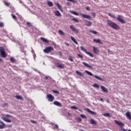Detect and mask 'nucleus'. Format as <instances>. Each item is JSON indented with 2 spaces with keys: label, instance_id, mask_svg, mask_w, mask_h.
I'll return each instance as SVG.
<instances>
[{
  "label": "nucleus",
  "instance_id": "obj_39",
  "mask_svg": "<svg viewBox=\"0 0 131 131\" xmlns=\"http://www.w3.org/2000/svg\"><path fill=\"white\" fill-rule=\"evenodd\" d=\"M71 109H74L75 110H78V107L75 106H72L71 107Z\"/></svg>",
  "mask_w": 131,
  "mask_h": 131
},
{
  "label": "nucleus",
  "instance_id": "obj_44",
  "mask_svg": "<svg viewBox=\"0 0 131 131\" xmlns=\"http://www.w3.org/2000/svg\"><path fill=\"white\" fill-rule=\"evenodd\" d=\"M68 2H72V3H77V2H76V1L75 0H67Z\"/></svg>",
  "mask_w": 131,
  "mask_h": 131
},
{
  "label": "nucleus",
  "instance_id": "obj_3",
  "mask_svg": "<svg viewBox=\"0 0 131 131\" xmlns=\"http://www.w3.org/2000/svg\"><path fill=\"white\" fill-rule=\"evenodd\" d=\"M80 50L81 51H82V52H84V53L87 54V55L90 56V57H92V58H94V55H93V54L91 53V52H90L87 51L86 49L83 48V47H80Z\"/></svg>",
  "mask_w": 131,
  "mask_h": 131
},
{
  "label": "nucleus",
  "instance_id": "obj_9",
  "mask_svg": "<svg viewBox=\"0 0 131 131\" xmlns=\"http://www.w3.org/2000/svg\"><path fill=\"white\" fill-rule=\"evenodd\" d=\"M70 28H71V30L73 31V32H75V33H79V31L77 30L75 27H74V26H70Z\"/></svg>",
  "mask_w": 131,
  "mask_h": 131
},
{
  "label": "nucleus",
  "instance_id": "obj_6",
  "mask_svg": "<svg viewBox=\"0 0 131 131\" xmlns=\"http://www.w3.org/2000/svg\"><path fill=\"white\" fill-rule=\"evenodd\" d=\"M49 102H53L55 100V97L52 94H48L46 97Z\"/></svg>",
  "mask_w": 131,
  "mask_h": 131
},
{
  "label": "nucleus",
  "instance_id": "obj_43",
  "mask_svg": "<svg viewBox=\"0 0 131 131\" xmlns=\"http://www.w3.org/2000/svg\"><path fill=\"white\" fill-rule=\"evenodd\" d=\"M27 24L28 26H30V27H32V24H31V23H29V22H27Z\"/></svg>",
  "mask_w": 131,
  "mask_h": 131
},
{
  "label": "nucleus",
  "instance_id": "obj_63",
  "mask_svg": "<svg viewBox=\"0 0 131 131\" xmlns=\"http://www.w3.org/2000/svg\"><path fill=\"white\" fill-rule=\"evenodd\" d=\"M0 61H3V59L0 58Z\"/></svg>",
  "mask_w": 131,
  "mask_h": 131
},
{
  "label": "nucleus",
  "instance_id": "obj_58",
  "mask_svg": "<svg viewBox=\"0 0 131 131\" xmlns=\"http://www.w3.org/2000/svg\"><path fill=\"white\" fill-rule=\"evenodd\" d=\"M67 5H68V6H70V5H71V4L69 2L67 3Z\"/></svg>",
  "mask_w": 131,
  "mask_h": 131
},
{
  "label": "nucleus",
  "instance_id": "obj_50",
  "mask_svg": "<svg viewBox=\"0 0 131 131\" xmlns=\"http://www.w3.org/2000/svg\"><path fill=\"white\" fill-rule=\"evenodd\" d=\"M92 15L93 16L94 18L96 17V13L93 12Z\"/></svg>",
  "mask_w": 131,
  "mask_h": 131
},
{
  "label": "nucleus",
  "instance_id": "obj_11",
  "mask_svg": "<svg viewBox=\"0 0 131 131\" xmlns=\"http://www.w3.org/2000/svg\"><path fill=\"white\" fill-rule=\"evenodd\" d=\"M84 23H85V26H88V27H90V26H92V22H91L90 21H89L88 20H85Z\"/></svg>",
  "mask_w": 131,
  "mask_h": 131
},
{
  "label": "nucleus",
  "instance_id": "obj_12",
  "mask_svg": "<svg viewBox=\"0 0 131 131\" xmlns=\"http://www.w3.org/2000/svg\"><path fill=\"white\" fill-rule=\"evenodd\" d=\"M93 51L95 54H96L97 55L100 53V51L99 50V49L98 48V47H94Z\"/></svg>",
  "mask_w": 131,
  "mask_h": 131
},
{
  "label": "nucleus",
  "instance_id": "obj_40",
  "mask_svg": "<svg viewBox=\"0 0 131 131\" xmlns=\"http://www.w3.org/2000/svg\"><path fill=\"white\" fill-rule=\"evenodd\" d=\"M72 20L73 21H75V22H77V23H78V22H79V20H78V19L75 18H72Z\"/></svg>",
  "mask_w": 131,
  "mask_h": 131
},
{
  "label": "nucleus",
  "instance_id": "obj_8",
  "mask_svg": "<svg viewBox=\"0 0 131 131\" xmlns=\"http://www.w3.org/2000/svg\"><path fill=\"white\" fill-rule=\"evenodd\" d=\"M56 67L57 68H60L61 69H64L65 68V66L60 63H57L56 64Z\"/></svg>",
  "mask_w": 131,
  "mask_h": 131
},
{
  "label": "nucleus",
  "instance_id": "obj_14",
  "mask_svg": "<svg viewBox=\"0 0 131 131\" xmlns=\"http://www.w3.org/2000/svg\"><path fill=\"white\" fill-rule=\"evenodd\" d=\"M0 123H1L2 125H0V129H3V128H5L6 127V124L4 123V122L0 121Z\"/></svg>",
  "mask_w": 131,
  "mask_h": 131
},
{
  "label": "nucleus",
  "instance_id": "obj_59",
  "mask_svg": "<svg viewBox=\"0 0 131 131\" xmlns=\"http://www.w3.org/2000/svg\"><path fill=\"white\" fill-rule=\"evenodd\" d=\"M122 131H126V129H125V128H123L122 129Z\"/></svg>",
  "mask_w": 131,
  "mask_h": 131
},
{
  "label": "nucleus",
  "instance_id": "obj_15",
  "mask_svg": "<svg viewBox=\"0 0 131 131\" xmlns=\"http://www.w3.org/2000/svg\"><path fill=\"white\" fill-rule=\"evenodd\" d=\"M93 41H94V42H96V43H100V45H102V43H103L102 40H100L99 39H94Z\"/></svg>",
  "mask_w": 131,
  "mask_h": 131
},
{
  "label": "nucleus",
  "instance_id": "obj_18",
  "mask_svg": "<svg viewBox=\"0 0 131 131\" xmlns=\"http://www.w3.org/2000/svg\"><path fill=\"white\" fill-rule=\"evenodd\" d=\"M53 104L54 105H56V106H58V107H62V103L57 101H55L53 102Z\"/></svg>",
  "mask_w": 131,
  "mask_h": 131
},
{
  "label": "nucleus",
  "instance_id": "obj_29",
  "mask_svg": "<svg viewBox=\"0 0 131 131\" xmlns=\"http://www.w3.org/2000/svg\"><path fill=\"white\" fill-rule=\"evenodd\" d=\"M103 116L107 117H111L110 114L109 113H106L103 114Z\"/></svg>",
  "mask_w": 131,
  "mask_h": 131
},
{
  "label": "nucleus",
  "instance_id": "obj_62",
  "mask_svg": "<svg viewBox=\"0 0 131 131\" xmlns=\"http://www.w3.org/2000/svg\"><path fill=\"white\" fill-rule=\"evenodd\" d=\"M60 56H62V53L59 52Z\"/></svg>",
  "mask_w": 131,
  "mask_h": 131
},
{
  "label": "nucleus",
  "instance_id": "obj_4",
  "mask_svg": "<svg viewBox=\"0 0 131 131\" xmlns=\"http://www.w3.org/2000/svg\"><path fill=\"white\" fill-rule=\"evenodd\" d=\"M0 53H1L2 58H6L7 55L5 52V49L4 47H0Z\"/></svg>",
  "mask_w": 131,
  "mask_h": 131
},
{
  "label": "nucleus",
  "instance_id": "obj_19",
  "mask_svg": "<svg viewBox=\"0 0 131 131\" xmlns=\"http://www.w3.org/2000/svg\"><path fill=\"white\" fill-rule=\"evenodd\" d=\"M70 13H71V14H73V15H75V16H79V13L73 10H70Z\"/></svg>",
  "mask_w": 131,
  "mask_h": 131
},
{
  "label": "nucleus",
  "instance_id": "obj_17",
  "mask_svg": "<svg viewBox=\"0 0 131 131\" xmlns=\"http://www.w3.org/2000/svg\"><path fill=\"white\" fill-rule=\"evenodd\" d=\"M82 64L84 65V66H85L86 67H88V68H90V69H93V67L86 63V62H83Z\"/></svg>",
  "mask_w": 131,
  "mask_h": 131
},
{
  "label": "nucleus",
  "instance_id": "obj_27",
  "mask_svg": "<svg viewBox=\"0 0 131 131\" xmlns=\"http://www.w3.org/2000/svg\"><path fill=\"white\" fill-rule=\"evenodd\" d=\"M15 98L17 99V100H23V98L21 96L16 95Z\"/></svg>",
  "mask_w": 131,
  "mask_h": 131
},
{
  "label": "nucleus",
  "instance_id": "obj_31",
  "mask_svg": "<svg viewBox=\"0 0 131 131\" xmlns=\"http://www.w3.org/2000/svg\"><path fill=\"white\" fill-rule=\"evenodd\" d=\"M86 73H87V74H88L89 75H90V76H93L94 75L93 74V73H92L91 72L89 71H85Z\"/></svg>",
  "mask_w": 131,
  "mask_h": 131
},
{
  "label": "nucleus",
  "instance_id": "obj_34",
  "mask_svg": "<svg viewBox=\"0 0 131 131\" xmlns=\"http://www.w3.org/2000/svg\"><path fill=\"white\" fill-rule=\"evenodd\" d=\"M48 5L49 6V7H53V3L51 1H48Z\"/></svg>",
  "mask_w": 131,
  "mask_h": 131
},
{
  "label": "nucleus",
  "instance_id": "obj_64",
  "mask_svg": "<svg viewBox=\"0 0 131 131\" xmlns=\"http://www.w3.org/2000/svg\"><path fill=\"white\" fill-rule=\"evenodd\" d=\"M128 131H131V130L130 129H128Z\"/></svg>",
  "mask_w": 131,
  "mask_h": 131
},
{
  "label": "nucleus",
  "instance_id": "obj_22",
  "mask_svg": "<svg viewBox=\"0 0 131 131\" xmlns=\"http://www.w3.org/2000/svg\"><path fill=\"white\" fill-rule=\"evenodd\" d=\"M71 39L72 40V41L74 42V43H75L76 45H78V42H77V41H76V39H75L74 37H73V36H71Z\"/></svg>",
  "mask_w": 131,
  "mask_h": 131
},
{
  "label": "nucleus",
  "instance_id": "obj_13",
  "mask_svg": "<svg viewBox=\"0 0 131 131\" xmlns=\"http://www.w3.org/2000/svg\"><path fill=\"white\" fill-rule=\"evenodd\" d=\"M2 119H3V120H4V121H6V122H9V123L12 122V120L6 118V117H3L2 118Z\"/></svg>",
  "mask_w": 131,
  "mask_h": 131
},
{
  "label": "nucleus",
  "instance_id": "obj_25",
  "mask_svg": "<svg viewBox=\"0 0 131 131\" xmlns=\"http://www.w3.org/2000/svg\"><path fill=\"white\" fill-rule=\"evenodd\" d=\"M90 123H91V124H97V122L93 119H91L90 121Z\"/></svg>",
  "mask_w": 131,
  "mask_h": 131
},
{
  "label": "nucleus",
  "instance_id": "obj_56",
  "mask_svg": "<svg viewBox=\"0 0 131 131\" xmlns=\"http://www.w3.org/2000/svg\"><path fill=\"white\" fill-rule=\"evenodd\" d=\"M48 76H46L45 77V79H46V80H48Z\"/></svg>",
  "mask_w": 131,
  "mask_h": 131
},
{
  "label": "nucleus",
  "instance_id": "obj_36",
  "mask_svg": "<svg viewBox=\"0 0 131 131\" xmlns=\"http://www.w3.org/2000/svg\"><path fill=\"white\" fill-rule=\"evenodd\" d=\"M10 61H11V62H12V63H14V62L16 61V59H15V58L13 57H11Z\"/></svg>",
  "mask_w": 131,
  "mask_h": 131
},
{
  "label": "nucleus",
  "instance_id": "obj_53",
  "mask_svg": "<svg viewBox=\"0 0 131 131\" xmlns=\"http://www.w3.org/2000/svg\"><path fill=\"white\" fill-rule=\"evenodd\" d=\"M86 109L87 112H90V113H91V111L90 109H89V108H86Z\"/></svg>",
  "mask_w": 131,
  "mask_h": 131
},
{
  "label": "nucleus",
  "instance_id": "obj_23",
  "mask_svg": "<svg viewBox=\"0 0 131 131\" xmlns=\"http://www.w3.org/2000/svg\"><path fill=\"white\" fill-rule=\"evenodd\" d=\"M40 39H41V40H42L43 41V42H46V43L49 42V40H48L46 38H45L42 37H40Z\"/></svg>",
  "mask_w": 131,
  "mask_h": 131
},
{
  "label": "nucleus",
  "instance_id": "obj_33",
  "mask_svg": "<svg viewBox=\"0 0 131 131\" xmlns=\"http://www.w3.org/2000/svg\"><path fill=\"white\" fill-rule=\"evenodd\" d=\"M58 32L59 33V34H60V35H65V33H64V32H63V31L59 30L58 31Z\"/></svg>",
  "mask_w": 131,
  "mask_h": 131
},
{
  "label": "nucleus",
  "instance_id": "obj_54",
  "mask_svg": "<svg viewBox=\"0 0 131 131\" xmlns=\"http://www.w3.org/2000/svg\"><path fill=\"white\" fill-rule=\"evenodd\" d=\"M6 117H12V116L10 115H6Z\"/></svg>",
  "mask_w": 131,
  "mask_h": 131
},
{
  "label": "nucleus",
  "instance_id": "obj_30",
  "mask_svg": "<svg viewBox=\"0 0 131 131\" xmlns=\"http://www.w3.org/2000/svg\"><path fill=\"white\" fill-rule=\"evenodd\" d=\"M11 16L13 18V19H14V20H15V21H17L18 20L17 19V16H16V15L12 14H11Z\"/></svg>",
  "mask_w": 131,
  "mask_h": 131
},
{
  "label": "nucleus",
  "instance_id": "obj_52",
  "mask_svg": "<svg viewBox=\"0 0 131 131\" xmlns=\"http://www.w3.org/2000/svg\"><path fill=\"white\" fill-rule=\"evenodd\" d=\"M64 45H66V46H67V47H69V44L67 42H65Z\"/></svg>",
  "mask_w": 131,
  "mask_h": 131
},
{
  "label": "nucleus",
  "instance_id": "obj_21",
  "mask_svg": "<svg viewBox=\"0 0 131 131\" xmlns=\"http://www.w3.org/2000/svg\"><path fill=\"white\" fill-rule=\"evenodd\" d=\"M56 6L58 8V9H59V10H60V11H61V12H63V9H62V6L61 5H60V4H59V3H57Z\"/></svg>",
  "mask_w": 131,
  "mask_h": 131
},
{
  "label": "nucleus",
  "instance_id": "obj_38",
  "mask_svg": "<svg viewBox=\"0 0 131 131\" xmlns=\"http://www.w3.org/2000/svg\"><path fill=\"white\" fill-rule=\"evenodd\" d=\"M4 4L5 5V6H7V7H9V6H10V5H11V4L10 3H8L7 2H4Z\"/></svg>",
  "mask_w": 131,
  "mask_h": 131
},
{
  "label": "nucleus",
  "instance_id": "obj_48",
  "mask_svg": "<svg viewBox=\"0 0 131 131\" xmlns=\"http://www.w3.org/2000/svg\"><path fill=\"white\" fill-rule=\"evenodd\" d=\"M90 113H91V114H93L94 115H96V112H93L92 111L90 112Z\"/></svg>",
  "mask_w": 131,
  "mask_h": 131
},
{
  "label": "nucleus",
  "instance_id": "obj_60",
  "mask_svg": "<svg viewBox=\"0 0 131 131\" xmlns=\"http://www.w3.org/2000/svg\"><path fill=\"white\" fill-rule=\"evenodd\" d=\"M107 52H108V53H111V51L110 50V49H108V50H107Z\"/></svg>",
  "mask_w": 131,
  "mask_h": 131
},
{
  "label": "nucleus",
  "instance_id": "obj_47",
  "mask_svg": "<svg viewBox=\"0 0 131 131\" xmlns=\"http://www.w3.org/2000/svg\"><path fill=\"white\" fill-rule=\"evenodd\" d=\"M77 120H78V121H79V122H81V118H78Z\"/></svg>",
  "mask_w": 131,
  "mask_h": 131
},
{
  "label": "nucleus",
  "instance_id": "obj_28",
  "mask_svg": "<svg viewBox=\"0 0 131 131\" xmlns=\"http://www.w3.org/2000/svg\"><path fill=\"white\" fill-rule=\"evenodd\" d=\"M68 60L71 61V62H73L74 61V59H73V57L71 56H69Z\"/></svg>",
  "mask_w": 131,
  "mask_h": 131
},
{
  "label": "nucleus",
  "instance_id": "obj_45",
  "mask_svg": "<svg viewBox=\"0 0 131 131\" xmlns=\"http://www.w3.org/2000/svg\"><path fill=\"white\" fill-rule=\"evenodd\" d=\"M80 116L82 118H86V117H85V116H84L83 114L80 115Z\"/></svg>",
  "mask_w": 131,
  "mask_h": 131
},
{
  "label": "nucleus",
  "instance_id": "obj_16",
  "mask_svg": "<svg viewBox=\"0 0 131 131\" xmlns=\"http://www.w3.org/2000/svg\"><path fill=\"white\" fill-rule=\"evenodd\" d=\"M100 88L102 91H103V92H104V93H108L109 92L108 91V89H107V88H105V86L103 85L101 86Z\"/></svg>",
  "mask_w": 131,
  "mask_h": 131
},
{
  "label": "nucleus",
  "instance_id": "obj_35",
  "mask_svg": "<svg viewBox=\"0 0 131 131\" xmlns=\"http://www.w3.org/2000/svg\"><path fill=\"white\" fill-rule=\"evenodd\" d=\"M90 31L91 33H93V34H97V33H98V32H97V31H94L93 30H91Z\"/></svg>",
  "mask_w": 131,
  "mask_h": 131
},
{
  "label": "nucleus",
  "instance_id": "obj_26",
  "mask_svg": "<svg viewBox=\"0 0 131 131\" xmlns=\"http://www.w3.org/2000/svg\"><path fill=\"white\" fill-rule=\"evenodd\" d=\"M93 88H95V89H99L100 88V85L97 83H95L93 85Z\"/></svg>",
  "mask_w": 131,
  "mask_h": 131
},
{
  "label": "nucleus",
  "instance_id": "obj_5",
  "mask_svg": "<svg viewBox=\"0 0 131 131\" xmlns=\"http://www.w3.org/2000/svg\"><path fill=\"white\" fill-rule=\"evenodd\" d=\"M119 22H120L122 24H125L126 22L124 19H122V16L119 15L117 18H116Z\"/></svg>",
  "mask_w": 131,
  "mask_h": 131
},
{
  "label": "nucleus",
  "instance_id": "obj_2",
  "mask_svg": "<svg viewBox=\"0 0 131 131\" xmlns=\"http://www.w3.org/2000/svg\"><path fill=\"white\" fill-rule=\"evenodd\" d=\"M52 51H54V48L52 47H47L43 50V52L46 53V54H49V53H51Z\"/></svg>",
  "mask_w": 131,
  "mask_h": 131
},
{
  "label": "nucleus",
  "instance_id": "obj_7",
  "mask_svg": "<svg viewBox=\"0 0 131 131\" xmlns=\"http://www.w3.org/2000/svg\"><path fill=\"white\" fill-rule=\"evenodd\" d=\"M80 15L82 18H84V19H88V20H92V17L90 15L84 14L83 13H80Z\"/></svg>",
  "mask_w": 131,
  "mask_h": 131
},
{
  "label": "nucleus",
  "instance_id": "obj_41",
  "mask_svg": "<svg viewBox=\"0 0 131 131\" xmlns=\"http://www.w3.org/2000/svg\"><path fill=\"white\" fill-rule=\"evenodd\" d=\"M78 57L79 58H80V59H82L83 58V55L82 54H78Z\"/></svg>",
  "mask_w": 131,
  "mask_h": 131
},
{
  "label": "nucleus",
  "instance_id": "obj_51",
  "mask_svg": "<svg viewBox=\"0 0 131 131\" xmlns=\"http://www.w3.org/2000/svg\"><path fill=\"white\" fill-rule=\"evenodd\" d=\"M7 105H8V103H4V104H3V107H5V106H7Z\"/></svg>",
  "mask_w": 131,
  "mask_h": 131
},
{
  "label": "nucleus",
  "instance_id": "obj_46",
  "mask_svg": "<svg viewBox=\"0 0 131 131\" xmlns=\"http://www.w3.org/2000/svg\"><path fill=\"white\" fill-rule=\"evenodd\" d=\"M30 121L31 122H33V123H37V122H36V121L31 120Z\"/></svg>",
  "mask_w": 131,
  "mask_h": 131
},
{
  "label": "nucleus",
  "instance_id": "obj_49",
  "mask_svg": "<svg viewBox=\"0 0 131 131\" xmlns=\"http://www.w3.org/2000/svg\"><path fill=\"white\" fill-rule=\"evenodd\" d=\"M0 27H4V23H0Z\"/></svg>",
  "mask_w": 131,
  "mask_h": 131
},
{
  "label": "nucleus",
  "instance_id": "obj_1",
  "mask_svg": "<svg viewBox=\"0 0 131 131\" xmlns=\"http://www.w3.org/2000/svg\"><path fill=\"white\" fill-rule=\"evenodd\" d=\"M107 24L110 27H111V28H113V29H115V30L120 29V27L118 25L110 20H107Z\"/></svg>",
  "mask_w": 131,
  "mask_h": 131
},
{
  "label": "nucleus",
  "instance_id": "obj_57",
  "mask_svg": "<svg viewBox=\"0 0 131 131\" xmlns=\"http://www.w3.org/2000/svg\"><path fill=\"white\" fill-rule=\"evenodd\" d=\"M100 101H101V102H104V99H103V98H100Z\"/></svg>",
  "mask_w": 131,
  "mask_h": 131
},
{
  "label": "nucleus",
  "instance_id": "obj_20",
  "mask_svg": "<svg viewBox=\"0 0 131 131\" xmlns=\"http://www.w3.org/2000/svg\"><path fill=\"white\" fill-rule=\"evenodd\" d=\"M55 16H57V17H61V13H60V12L58 10L55 11L54 12Z\"/></svg>",
  "mask_w": 131,
  "mask_h": 131
},
{
  "label": "nucleus",
  "instance_id": "obj_61",
  "mask_svg": "<svg viewBox=\"0 0 131 131\" xmlns=\"http://www.w3.org/2000/svg\"><path fill=\"white\" fill-rule=\"evenodd\" d=\"M55 127H56V128H58V127H58V125H56Z\"/></svg>",
  "mask_w": 131,
  "mask_h": 131
},
{
  "label": "nucleus",
  "instance_id": "obj_32",
  "mask_svg": "<svg viewBox=\"0 0 131 131\" xmlns=\"http://www.w3.org/2000/svg\"><path fill=\"white\" fill-rule=\"evenodd\" d=\"M76 73H77V74H78V75H80V76H83V74H82V73L78 71H76Z\"/></svg>",
  "mask_w": 131,
  "mask_h": 131
},
{
  "label": "nucleus",
  "instance_id": "obj_55",
  "mask_svg": "<svg viewBox=\"0 0 131 131\" xmlns=\"http://www.w3.org/2000/svg\"><path fill=\"white\" fill-rule=\"evenodd\" d=\"M86 10L87 11H90V7H87L86 8Z\"/></svg>",
  "mask_w": 131,
  "mask_h": 131
},
{
  "label": "nucleus",
  "instance_id": "obj_24",
  "mask_svg": "<svg viewBox=\"0 0 131 131\" xmlns=\"http://www.w3.org/2000/svg\"><path fill=\"white\" fill-rule=\"evenodd\" d=\"M94 77H95V78H96L97 79H98V80H101V81H103V78H101L100 77H99L97 75H95Z\"/></svg>",
  "mask_w": 131,
  "mask_h": 131
},
{
  "label": "nucleus",
  "instance_id": "obj_10",
  "mask_svg": "<svg viewBox=\"0 0 131 131\" xmlns=\"http://www.w3.org/2000/svg\"><path fill=\"white\" fill-rule=\"evenodd\" d=\"M115 122L116 124L119 125V126H124V124L120 121L115 120Z\"/></svg>",
  "mask_w": 131,
  "mask_h": 131
},
{
  "label": "nucleus",
  "instance_id": "obj_37",
  "mask_svg": "<svg viewBox=\"0 0 131 131\" xmlns=\"http://www.w3.org/2000/svg\"><path fill=\"white\" fill-rule=\"evenodd\" d=\"M108 15L110 16V17H112V18H116L115 15L111 14V13H108Z\"/></svg>",
  "mask_w": 131,
  "mask_h": 131
},
{
  "label": "nucleus",
  "instance_id": "obj_42",
  "mask_svg": "<svg viewBox=\"0 0 131 131\" xmlns=\"http://www.w3.org/2000/svg\"><path fill=\"white\" fill-rule=\"evenodd\" d=\"M52 92H53V93H54V94H60L59 91H58L57 90H53Z\"/></svg>",
  "mask_w": 131,
  "mask_h": 131
}]
</instances>
